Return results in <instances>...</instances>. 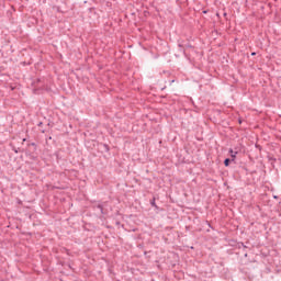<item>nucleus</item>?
Listing matches in <instances>:
<instances>
[{"instance_id":"f03ea898","label":"nucleus","mask_w":281,"mask_h":281,"mask_svg":"<svg viewBox=\"0 0 281 281\" xmlns=\"http://www.w3.org/2000/svg\"><path fill=\"white\" fill-rule=\"evenodd\" d=\"M224 166H229V158H226L225 160H224Z\"/></svg>"},{"instance_id":"f257e3e1","label":"nucleus","mask_w":281,"mask_h":281,"mask_svg":"<svg viewBox=\"0 0 281 281\" xmlns=\"http://www.w3.org/2000/svg\"><path fill=\"white\" fill-rule=\"evenodd\" d=\"M229 153H231V157L233 159H236V155H238V153L237 151L234 153V149H229Z\"/></svg>"}]
</instances>
